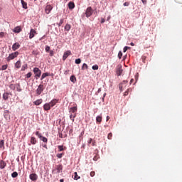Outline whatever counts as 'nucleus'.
Instances as JSON below:
<instances>
[{
    "mask_svg": "<svg viewBox=\"0 0 182 182\" xmlns=\"http://www.w3.org/2000/svg\"><path fill=\"white\" fill-rule=\"evenodd\" d=\"M127 80H124L121 84L119 85V89L120 92H123L126 87H127Z\"/></svg>",
    "mask_w": 182,
    "mask_h": 182,
    "instance_id": "f257e3e1",
    "label": "nucleus"
},
{
    "mask_svg": "<svg viewBox=\"0 0 182 182\" xmlns=\"http://www.w3.org/2000/svg\"><path fill=\"white\" fill-rule=\"evenodd\" d=\"M33 73L36 79H39V77H41V75H42V71H41V70H39L38 68H34Z\"/></svg>",
    "mask_w": 182,
    "mask_h": 182,
    "instance_id": "f03ea898",
    "label": "nucleus"
},
{
    "mask_svg": "<svg viewBox=\"0 0 182 182\" xmlns=\"http://www.w3.org/2000/svg\"><path fill=\"white\" fill-rule=\"evenodd\" d=\"M18 55H19L18 51L9 54V57L7 58V62L14 60V58H17Z\"/></svg>",
    "mask_w": 182,
    "mask_h": 182,
    "instance_id": "7ed1b4c3",
    "label": "nucleus"
},
{
    "mask_svg": "<svg viewBox=\"0 0 182 182\" xmlns=\"http://www.w3.org/2000/svg\"><path fill=\"white\" fill-rule=\"evenodd\" d=\"M92 14H93V9H92V7L90 6V7L87 8L86 11H85V15H86L87 18L92 16Z\"/></svg>",
    "mask_w": 182,
    "mask_h": 182,
    "instance_id": "20e7f679",
    "label": "nucleus"
},
{
    "mask_svg": "<svg viewBox=\"0 0 182 182\" xmlns=\"http://www.w3.org/2000/svg\"><path fill=\"white\" fill-rule=\"evenodd\" d=\"M45 87H43V85L41 84L38 85L37 90H36V95H38V96H39V95H41L42 93V92H43Z\"/></svg>",
    "mask_w": 182,
    "mask_h": 182,
    "instance_id": "39448f33",
    "label": "nucleus"
},
{
    "mask_svg": "<svg viewBox=\"0 0 182 182\" xmlns=\"http://www.w3.org/2000/svg\"><path fill=\"white\" fill-rule=\"evenodd\" d=\"M70 55H72V53L70 52V50H68L65 52L63 56V60H66V59H68V57L70 56Z\"/></svg>",
    "mask_w": 182,
    "mask_h": 182,
    "instance_id": "423d86ee",
    "label": "nucleus"
},
{
    "mask_svg": "<svg viewBox=\"0 0 182 182\" xmlns=\"http://www.w3.org/2000/svg\"><path fill=\"white\" fill-rule=\"evenodd\" d=\"M52 9H53V7L52 6H50V5H47V6H46V9H45V12H46V14H50V11H52Z\"/></svg>",
    "mask_w": 182,
    "mask_h": 182,
    "instance_id": "0eeeda50",
    "label": "nucleus"
},
{
    "mask_svg": "<svg viewBox=\"0 0 182 182\" xmlns=\"http://www.w3.org/2000/svg\"><path fill=\"white\" fill-rule=\"evenodd\" d=\"M76 112H77V106L73 107L70 108V109H69V112L73 114H76Z\"/></svg>",
    "mask_w": 182,
    "mask_h": 182,
    "instance_id": "6e6552de",
    "label": "nucleus"
},
{
    "mask_svg": "<svg viewBox=\"0 0 182 182\" xmlns=\"http://www.w3.org/2000/svg\"><path fill=\"white\" fill-rule=\"evenodd\" d=\"M30 179H31L32 181H36V180H38V175H36V173L30 174Z\"/></svg>",
    "mask_w": 182,
    "mask_h": 182,
    "instance_id": "1a4fd4ad",
    "label": "nucleus"
},
{
    "mask_svg": "<svg viewBox=\"0 0 182 182\" xmlns=\"http://www.w3.org/2000/svg\"><path fill=\"white\" fill-rule=\"evenodd\" d=\"M50 107L51 105L50 103H46L44 105H43V109L46 111V112H48V110H50Z\"/></svg>",
    "mask_w": 182,
    "mask_h": 182,
    "instance_id": "9d476101",
    "label": "nucleus"
},
{
    "mask_svg": "<svg viewBox=\"0 0 182 182\" xmlns=\"http://www.w3.org/2000/svg\"><path fill=\"white\" fill-rule=\"evenodd\" d=\"M35 35H36V31H35V29L33 28H31L30 31V36H29L30 39H32V38H33Z\"/></svg>",
    "mask_w": 182,
    "mask_h": 182,
    "instance_id": "9b49d317",
    "label": "nucleus"
},
{
    "mask_svg": "<svg viewBox=\"0 0 182 182\" xmlns=\"http://www.w3.org/2000/svg\"><path fill=\"white\" fill-rule=\"evenodd\" d=\"M123 73V69L122 68V66H119L117 68V76H121Z\"/></svg>",
    "mask_w": 182,
    "mask_h": 182,
    "instance_id": "f8f14e48",
    "label": "nucleus"
},
{
    "mask_svg": "<svg viewBox=\"0 0 182 182\" xmlns=\"http://www.w3.org/2000/svg\"><path fill=\"white\" fill-rule=\"evenodd\" d=\"M58 102H59L58 100L54 99V100H51L49 102V104L51 106V107H53V106H55Z\"/></svg>",
    "mask_w": 182,
    "mask_h": 182,
    "instance_id": "ddd939ff",
    "label": "nucleus"
},
{
    "mask_svg": "<svg viewBox=\"0 0 182 182\" xmlns=\"http://www.w3.org/2000/svg\"><path fill=\"white\" fill-rule=\"evenodd\" d=\"M6 167V163L4 160L0 161V168L2 170Z\"/></svg>",
    "mask_w": 182,
    "mask_h": 182,
    "instance_id": "4468645a",
    "label": "nucleus"
},
{
    "mask_svg": "<svg viewBox=\"0 0 182 182\" xmlns=\"http://www.w3.org/2000/svg\"><path fill=\"white\" fill-rule=\"evenodd\" d=\"M43 102V100L39 99L33 102V104L36 106H39L40 105H42V102Z\"/></svg>",
    "mask_w": 182,
    "mask_h": 182,
    "instance_id": "2eb2a0df",
    "label": "nucleus"
},
{
    "mask_svg": "<svg viewBox=\"0 0 182 182\" xmlns=\"http://www.w3.org/2000/svg\"><path fill=\"white\" fill-rule=\"evenodd\" d=\"M31 144H36V143H38V141L36 140V138H35V136H31V140H30Z\"/></svg>",
    "mask_w": 182,
    "mask_h": 182,
    "instance_id": "dca6fc26",
    "label": "nucleus"
},
{
    "mask_svg": "<svg viewBox=\"0 0 182 182\" xmlns=\"http://www.w3.org/2000/svg\"><path fill=\"white\" fill-rule=\"evenodd\" d=\"M21 2L22 7L24 9H28V4H26V2H25V1L23 0H21Z\"/></svg>",
    "mask_w": 182,
    "mask_h": 182,
    "instance_id": "f3484780",
    "label": "nucleus"
},
{
    "mask_svg": "<svg viewBox=\"0 0 182 182\" xmlns=\"http://www.w3.org/2000/svg\"><path fill=\"white\" fill-rule=\"evenodd\" d=\"M56 168H57L58 173H60L62 170H63V166H62V164L57 165Z\"/></svg>",
    "mask_w": 182,
    "mask_h": 182,
    "instance_id": "a211bd4d",
    "label": "nucleus"
},
{
    "mask_svg": "<svg viewBox=\"0 0 182 182\" xmlns=\"http://www.w3.org/2000/svg\"><path fill=\"white\" fill-rule=\"evenodd\" d=\"M3 99H4V100H8V99H9V92H4L3 94Z\"/></svg>",
    "mask_w": 182,
    "mask_h": 182,
    "instance_id": "6ab92c4d",
    "label": "nucleus"
},
{
    "mask_svg": "<svg viewBox=\"0 0 182 182\" xmlns=\"http://www.w3.org/2000/svg\"><path fill=\"white\" fill-rule=\"evenodd\" d=\"M69 9H73L75 8V3L73 1H70L68 3Z\"/></svg>",
    "mask_w": 182,
    "mask_h": 182,
    "instance_id": "aec40b11",
    "label": "nucleus"
},
{
    "mask_svg": "<svg viewBox=\"0 0 182 182\" xmlns=\"http://www.w3.org/2000/svg\"><path fill=\"white\" fill-rule=\"evenodd\" d=\"M21 31H22V29L21 28L20 26H17L14 29V32L15 33H19V32H21Z\"/></svg>",
    "mask_w": 182,
    "mask_h": 182,
    "instance_id": "412c9836",
    "label": "nucleus"
},
{
    "mask_svg": "<svg viewBox=\"0 0 182 182\" xmlns=\"http://www.w3.org/2000/svg\"><path fill=\"white\" fill-rule=\"evenodd\" d=\"M39 139L41 141H43V143H48V138L41 135Z\"/></svg>",
    "mask_w": 182,
    "mask_h": 182,
    "instance_id": "4be33fe9",
    "label": "nucleus"
},
{
    "mask_svg": "<svg viewBox=\"0 0 182 182\" xmlns=\"http://www.w3.org/2000/svg\"><path fill=\"white\" fill-rule=\"evenodd\" d=\"M70 28H72V26H70V24L67 23L64 28L65 31H67V32H69L70 31Z\"/></svg>",
    "mask_w": 182,
    "mask_h": 182,
    "instance_id": "5701e85b",
    "label": "nucleus"
},
{
    "mask_svg": "<svg viewBox=\"0 0 182 182\" xmlns=\"http://www.w3.org/2000/svg\"><path fill=\"white\" fill-rule=\"evenodd\" d=\"M4 116L5 119H8V117L9 118V110H5L4 112Z\"/></svg>",
    "mask_w": 182,
    "mask_h": 182,
    "instance_id": "b1692460",
    "label": "nucleus"
},
{
    "mask_svg": "<svg viewBox=\"0 0 182 182\" xmlns=\"http://www.w3.org/2000/svg\"><path fill=\"white\" fill-rule=\"evenodd\" d=\"M73 177L75 180H79L80 178V176H77V172H75Z\"/></svg>",
    "mask_w": 182,
    "mask_h": 182,
    "instance_id": "393cba45",
    "label": "nucleus"
},
{
    "mask_svg": "<svg viewBox=\"0 0 182 182\" xmlns=\"http://www.w3.org/2000/svg\"><path fill=\"white\" fill-rule=\"evenodd\" d=\"M70 80L73 83H75L76 82V77H75V75H71L70 77Z\"/></svg>",
    "mask_w": 182,
    "mask_h": 182,
    "instance_id": "a878e982",
    "label": "nucleus"
},
{
    "mask_svg": "<svg viewBox=\"0 0 182 182\" xmlns=\"http://www.w3.org/2000/svg\"><path fill=\"white\" fill-rule=\"evenodd\" d=\"M5 141H4V139H1L0 141V149H5Z\"/></svg>",
    "mask_w": 182,
    "mask_h": 182,
    "instance_id": "bb28decb",
    "label": "nucleus"
},
{
    "mask_svg": "<svg viewBox=\"0 0 182 182\" xmlns=\"http://www.w3.org/2000/svg\"><path fill=\"white\" fill-rule=\"evenodd\" d=\"M15 68H16V69H19L21 68V60H18L15 63Z\"/></svg>",
    "mask_w": 182,
    "mask_h": 182,
    "instance_id": "cd10ccee",
    "label": "nucleus"
},
{
    "mask_svg": "<svg viewBox=\"0 0 182 182\" xmlns=\"http://www.w3.org/2000/svg\"><path fill=\"white\" fill-rule=\"evenodd\" d=\"M76 117V114H71L70 115V119L72 122H75V118Z\"/></svg>",
    "mask_w": 182,
    "mask_h": 182,
    "instance_id": "c85d7f7f",
    "label": "nucleus"
},
{
    "mask_svg": "<svg viewBox=\"0 0 182 182\" xmlns=\"http://www.w3.org/2000/svg\"><path fill=\"white\" fill-rule=\"evenodd\" d=\"M16 87L17 89V92H22V89H21V84H16Z\"/></svg>",
    "mask_w": 182,
    "mask_h": 182,
    "instance_id": "c756f323",
    "label": "nucleus"
},
{
    "mask_svg": "<svg viewBox=\"0 0 182 182\" xmlns=\"http://www.w3.org/2000/svg\"><path fill=\"white\" fill-rule=\"evenodd\" d=\"M47 76H49V73H43L41 76V80H43V79H45V77H46Z\"/></svg>",
    "mask_w": 182,
    "mask_h": 182,
    "instance_id": "7c9ffc66",
    "label": "nucleus"
},
{
    "mask_svg": "<svg viewBox=\"0 0 182 182\" xmlns=\"http://www.w3.org/2000/svg\"><path fill=\"white\" fill-rule=\"evenodd\" d=\"M9 88L11 90H15V89H16V85L15 84H11L9 85Z\"/></svg>",
    "mask_w": 182,
    "mask_h": 182,
    "instance_id": "2f4dec72",
    "label": "nucleus"
},
{
    "mask_svg": "<svg viewBox=\"0 0 182 182\" xmlns=\"http://www.w3.org/2000/svg\"><path fill=\"white\" fill-rule=\"evenodd\" d=\"M96 122H97V123H102V117L97 116V117H96Z\"/></svg>",
    "mask_w": 182,
    "mask_h": 182,
    "instance_id": "473e14b6",
    "label": "nucleus"
},
{
    "mask_svg": "<svg viewBox=\"0 0 182 182\" xmlns=\"http://www.w3.org/2000/svg\"><path fill=\"white\" fill-rule=\"evenodd\" d=\"M11 177H13V178H16V177H18V172L14 171L11 173Z\"/></svg>",
    "mask_w": 182,
    "mask_h": 182,
    "instance_id": "72a5a7b5",
    "label": "nucleus"
},
{
    "mask_svg": "<svg viewBox=\"0 0 182 182\" xmlns=\"http://www.w3.org/2000/svg\"><path fill=\"white\" fill-rule=\"evenodd\" d=\"M26 69H28V64H24V65H22V67H21V70H22V72H23Z\"/></svg>",
    "mask_w": 182,
    "mask_h": 182,
    "instance_id": "f704fd0d",
    "label": "nucleus"
},
{
    "mask_svg": "<svg viewBox=\"0 0 182 182\" xmlns=\"http://www.w3.org/2000/svg\"><path fill=\"white\" fill-rule=\"evenodd\" d=\"M129 92H132L131 88H128L127 91L124 92V96H127L129 95Z\"/></svg>",
    "mask_w": 182,
    "mask_h": 182,
    "instance_id": "c9c22d12",
    "label": "nucleus"
},
{
    "mask_svg": "<svg viewBox=\"0 0 182 182\" xmlns=\"http://www.w3.org/2000/svg\"><path fill=\"white\" fill-rule=\"evenodd\" d=\"M25 76H26L25 79H29V77H31L32 76V73H28Z\"/></svg>",
    "mask_w": 182,
    "mask_h": 182,
    "instance_id": "e433bc0d",
    "label": "nucleus"
},
{
    "mask_svg": "<svg viewBox=\"0 0 182 182\" xmlns=\"http://www.w3.org/2000/svg\"><path fill=\"white\" fill-rule=\"evenodd\" d=\"M89 66H87V64L84 63L82 67V70H85V69H88Z\"/></svg>",
    "mask_w": 182,
    "mask_h": 182,
    "instance_id": "4c0bfd02",
    "label": "nucleus"
},
{
    "mask_svg": "<svg viewBox=\"0 0 182 182\" xmlns=\"http://www.w3.org/2000/svg\"><path fill=\"white\" fill-rule=\"evenodd\" d=\"M58 151H63V150H65V148H63V146H60V145L58 146Z\"/></svg>",
    "mask_w": 182,
    "mask_h": 182,
    "instance_id": "58836bf2",
    "label": "nucleus"
},
{
    "mask_svg": "<svg viewBox=\"0 0 182 182\" xmlns=\"http://www.w3.org/2000/svg\"><path fill=\"white\" fill-rule=\"evenodd\" d=\"M112 137H113V134H112V132H110L107 135L108 140H112Z\"/></svg>",
    "mask_w": 182,
    "mask_h": 182,
    "instance_id": "ea45409f",
    "label": "nucleus"
},
{
    "mask_svg": "<svg viewBox=\"0 0 182 182\" xmlns=\"http://www.w3.org/2000/svg\"><path fill=\"white\" fill-rule=\"evenodd\" d=\"M92 69L93 70H97L99 69V65H93V66L92 67Z\"/></svg>",
    "mask_w": 182,
    "mask_h": 182,
    "instance_id": "a19ab883",
    "label": "nucleus"
},
{
    "mask_svg": "<svg viewBox=\"0 0 182 182\" xmlns=\"http://www.w3.org/2000/svg\"><path fill=\"white\" fill-rule=\"evenodd\" d=\"M8 69V65H2L1 70H6Z\"/></svg>",
    "mask_w": 182,
    "mask_h": 182,
    "instance_id": "79ce46f5",
    "label": "nucleus"
},
{
    "mask_svg": "<svg viewBox=\"0 0 182 182\" xmlns=\"http://www.w3.org/2000/svg\"><path fill=\"white\" fill-rule=\"evenodd\" d=\"M81 62H82V60H80V58H77V59L75 60V63L77 65L80 64Z\"/></svg>",
    "mask_w": 182,
    "mask_h": 182,
    "instance_id": "37998d69",
    "label": "nucleus"
},
{
    "mask_svg": "<svg viewBox=\"0 0 182 182\" xmlns=\"http://www.w3.org/2000/svg\"><path fill=\"white\" fill-rule=\"evenodd\" d=\"M36 135H37L38 136V139H40L42 136V134L39 133V131H36Z\"/></svg>",
    "mask_w": 182,
    "mask_h": 182,
    "instance_id": "c03bdc74",
    "label": "nucleus"
},
{
    "mask_svg": "<svg viewBox=\"0 0 182 182\" xmlns=\"http://www.w3.org/2000/svg\"><path fill=\"white\" fill-rule=\"evenodd\" d=\"M122 56H123V53H122V51H119V53H118L119 59H122Z\"/></svg>",
    "mask_w": 182,
    "mask_h": 182,
    "instance_id": "a18cd8bd",
    "label": "nucleus"
},
{
    "mask_svg": "<svg viewBox=\"0 0 182 182\" xmlns=\"http://www.w3.org/2000/svg\"><path fill=\"white\" fill-rule=\"evenodd\" d=\"M63 23V18H61L60 20V22H59V23H58V26H62V24Z\"/></svg>",
    "mask_w": 182,
    "mask_h": 182,
    "instance_id": "49530a36",
    "label": "nucleus"
},
{
    "mask_svg": "<svg viewBox=\"0 0 182 182\" xmlns=\"http://www.w3.org/2000/svg\"><path fill=\"white\" fill-rule=\"evenodd\" d=\"M56 156H57L58 159H62L63 154H58Z\"/></svg>",
    "mask_w": 182,
    "mask_h": 182,
    "instance_id": "de8ad7c7",
    "label": "nucleus"
},
{
    "mask_svg": "<svg viewBox=\"0 0 182 182\" xmlns=\"http://www.w3.org/2000/svg\"><path fill=\"white\" fill-rule=\"evenodd\" d=\"M90 174L91 177H95V175L96 174V173L95 171H91Z\"/></svg>",
    "mask_w": 182,
    "mask_h": 182,
    "instance_id": "09e8293b",
    "label": "nucleus"
},
{
    "mask_svg": "<svg viewBox=\"0 0 182 182\" xmlns=\"http://www.w3.org/2000/svg\"><path fill=\"white\" fill-rule=\"evenodd\" d=\"M99 157L97 156V155H96L95 156H94L93 160L94 161H97Z\"/></svg>",
    "mask_w": 182,
    "mask_h": 182,
    "instance_id": "8fccbe9b",
    "label": "nucleus"
},
{
    "mask_svg": "<svg viewBox=\"0 0 182 182\" xmlns=\"http://www.w3.org/2000/svg\"><path fill=\"white\" fill-rule=\"evenodd\" d=\"M128 49H130V47H127V46L124 47V52H127Z\"/></svg>",
    "mask_w": 182,
    "mask_h": 182,
    "instance_id": "3c124183",
    "label": "nucleus"
},
{
    "mask_svg": "<svg viewBox=\"0 0 182 182\" xmlns=\"http://www.w3.org/2000/svg\"><path fill=\"white\" fill-rule=\"evenodd\" d=\"M129 5H130V3L129 2L124 3V6H129Z\"/></svg>",
    "mask_w": 182,
    "mask_h": 182,
    "instance_id": "603ef678",
    "label": "nucleus"
},
{
    "mask_svg": "<svg viewBox=\"0 0 182 182\" xmlns=\"http://www.w3.org/2000/svg\"><path fill=\"white\" fill-rule=\"evenodd\" d=\"M18 48H19V46H13L12 49H13V50H16V49H18Z\"/></svg>",
    "mask_w": 182,
    "mask_h": 182,
    "instance_id": "864d4df0",
    "label": "nucleus"
},
{
    "mask_svg": "<svg viewBox=\"0 0 182 182\" xmlns=\"http://www.w3.org/2000/svg\"><path fill=\"white\" fill-rule=\"evenodd\" d=\"M4 35H5V33L4 32H1L0 33V38H4Z\"/></svg>",
    "mask_w": 182,
    "mask_h": 182,
    "instance_id": "5fc2aeb1",
    "label": "nucleus"
},
{
    "mask_svg": "<svg viewBox=\"0 0 182 182\" xmlns=\"http://www.w3.org/2000/svg\"><path fill=\"white\" fill-rule=\"evenodd\" d=\"M46 50L47 52H49V50H50V47L47 46V47L46 48Z\"/></svg>",
    "mask_w": 182,
    "mask_h": 182,
    "instance_id": "6e6d98bb",
    "label": "nucleus"
},
{
    "mask_svg": "<svg viewBox=\"0 0 182 182\" xmlns=\"http://www.w3.org/2000/svg\"><path fill=\"white\" fill-rule=\"evenodd\" d=\"M141 2L144 4V5H146V4H147V0H141Z\"/></svg>",
    "mask_w": 182,
    "mask_h": 182,
    "instance_id": "4d7b16f0",
    "label": "nucleus"
},
{
    "mask_svg": "<svg viewBox=\"0 0 182 182\" xmlns=\"http://www.w3.org/2000/svg\"><path fill=\"white\" fill-rule=\"evenodd\" d=\"M105 21H106V20H105L104 18H101V23H105Z\"/></svg>",
    "mask_w": 182,
    "mask_h": 182,
    "instance_id": "13d9d810",
    "label": "nucleus"
},
{
    "mask_svg": "<svg viewBox=\"0 0 182 182\" xmlns=\"http://www.w3.org/2000/svg\"><path fill=\"white\" fill-rule=\"evenodd\" d=\"M50 56H53V50L50 51Z\"/></svg>",
    "mask_w": 182,
    "mask_h": 182,
    "instance_id": "bf43d9fd",
    "label": "nucleus"
},
{
    "mask_svg": "<svg viewBox=\"0 0 182 182\" xmlns=\"http://www.w3.org/2000/svg\"><path fill=\"white\" fill-rule=\"evenodd\" d=\"M92 138H90V139H89V141H88V144H92Z\"/></svg>",
    "mask_w": 182,
    "mask_h": 182,
    "instance_id": "052dcab7",
    "label": "nucleus"
},
{
    "mask_svg": "<svg viewBox=\"0 0 182 182\" xmlns=\"http://www.w3.org/2000/svg\"><path fill=\"white\" fill-rule=\"evenodd\" d=\"M133 82H134V80L132 78V79H131V80H130V85H132V83H133Z\"/></svg>",
    "mask_w": 182,
    "mask_h": 182,
    "instance_id": "680f3d73",
    "label": "nucleus"
},
{
    "mask_svg": "<svg viewBox=\"0 0 182 182\" xmlns=\"http://www.w3.org/2000/svg\"><path fill=\"white\" fill-rule=\"evenodd\" d=\"M109 120H110V117L107 116V122H109Z\"/></svg>",
    "mask_w": 182,
    "mask_h": 182,
    "instance_id": "e2e57ef3",
    "label": "nucleus"
},
{
    "mask_svg": "<svg viewBox=\"0 0 182 182\" xmlns=\"http://www.w3.org/2000/svg\"><path fill=\"white\" fill-rule=\"evenodd\" d=\"M43 147H44V149H48V145L44 144V145L43 146Z\"/></svg>",
    "mask_w": 182,
    "mask_h": 182,
    "instance_id": "0e129e2a",
    "label": "nucleus"
},
{
    "mask_svg": "<svg viewBox=\"0 0 182 182\" xmlns=\"http://www.w3.org/2000/svg\"><path fill=\"white\" fill-rule=\"evenodd\" d=\"M63 181H64L63 179H60V182H63Z\"/></svg>",
    "mask_w": 182,
    "mask_h": 182,
    "instance_id": "69168bd1",
    "label": "nucleus"
},
{
    "mask_svg": "<svg viewBox=\"0 0 182 182\" xmlns=\"http://www.w3.org/2000/svg\"><path fill=\"white\" fill-rule=\"evenodd\" d=\"M13 46H18V45H16V43H14Z\"/></svg>",
    "mask_w": 182,
    "mask_h": 182,
    "instance_id": "338daca9",
    "label": "nucleus"
},
{
    "mask_svg": "<svg viewBox=\"0 0 182 182\" xmlns=\"http://www.w3.org/2000/svg\"><path fill=\"white\" fill-rule=\"evenodd\" d=\"M92 146H95V142H92Z\"/></svg>",
    "mask_w": 182,
    "mask_h": 182,
    "instance_id": "774afa93",
    "label": "nucleus"
}]
</instances>
